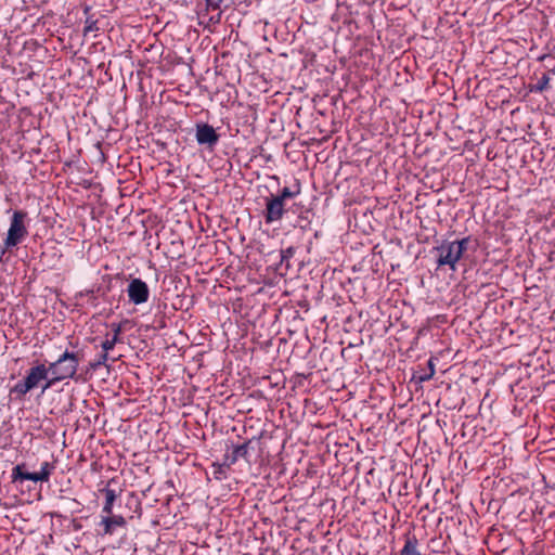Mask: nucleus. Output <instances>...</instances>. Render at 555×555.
<instances>
[{"label":"nucleus","mask_w":555,"mask_h":555,"mask_svg":"<svg viewBox=\"0 0 555 555\" xmlns=\"http://www.w3.org/2000/svg\"><path fill=\"white\" fill-rule=\"evenodd\" d=\"M238 453H224L222 460L216 459L211 462V475L217 480L228 478L231 466L236 463Z\"/></svg>","instance_id":"obj_9"},{"label":"nucleus","mask_w":555,"mask_h":555,"mask_svg":"<svg viewBox=\"0 0 555 555\" xmlns=\"http://www.w3.org/2000/svg\"><path fill=\"white\" fill-rule=\"evenodd\" d=\"M205 1V12H209V11H217L219 10L220 11V8H221V3L223 2V0H204Z\"/></svg>","instance_id":"obj_17"},{"label":"nucleus","mask_w":555,"mask_h":555,"mask_svg":"<svg viewBox=\"0 0 555 555\" xmlns=\"http://www.w3.org/2000/svg\"><path fill=\"white\" fill-rule=\"evenodd\" d=\"M26 217V211L15 210L13 212L8 235L4 240L5 249H10L18 245L27 236L28 231L24 222Z\"/></svg>","instance_id":"obj_4"},{"label":"nucleus","mask_w":555,"mask_h":555,"mask_svg":"<svg viewBox=\"0 0 555 555\" xmlns=\"http://www.w3.org/2000/svg\"><path fill=\"white\" fill-rule=\"evenodd\" d=\"M108 360V351H104L99 354V357L90 362V367L92 370H98L100 366L106 365V362Z\"/></svg>","instance_id":"obj_16"},{"label":"nucleus","mask_w":555,"mask_h":555,"mask_svg":"<svg viewBox=\"0 0 555 555\" xmlns=\"http://www.w3.org/2000/svg\"><path fill=\"white\" fill-rule=\"evenodd\" d=\"M469 243L470 237L467 236L455 241L444 240L434 247L437 268L448 267L451 271H456L457 262L463 258Z\"/></svg>","instance_id":"obj_1"},{"label":"nucleus","mask_w":555,"mask_h":555,"mask_svg":"<svg viewBox=\"0 0 555 555\" xmlns=\"http://www.w3.org/2000/svg\"><path fill=\"white\" fill-rule=\"evenodd\" d=\"M295 253V249L293 247H288L286 250L283 251V258L285 257H292Z\"/></svg>","instance_id":"obj_21"},{"label":"nucleus","mask_w":555,"mask_h":555,"mask_svg":"<svg viewBox=\"0 0 555 555\" xmlns=\"http://www.w3.org/2000/svg\"><path fill=\"white\" fill-rule=\"evenodd\" d=\"M195 139L198 145L206 146L211 151L219 142L220 135L211 125L197 122L195 125Z\"/></svg>","instance_id":"obj_6"},{"label":"nucleus","mask_w":555,"mask_h":555,"mask_svg":"<svg viewBox=\"0 0 555 555\" xmlns=\"http://www.w3.org/2000/svg\"><path fill=\"white\" fill-rule=\"evenodd\" d=\"M428 367H429V372L420 377L422 382L429 380L435 374V364L431 359L428 360Z\"/></svg>","instance_id":"obj_18"},{"label":"nucleus","mask_w":555,"mask_h":555,"mask_svg":"<svg viewBox=\"0 0 555 555\" xmlns=\"http://www.w3.org/2000/svg\"><path fill=\"white\" fill-rule=\"evenodd\" d=\"M86 460L87 459L85 457V454L83 453H79L78 462H83Z\"/></svg>","instance_id":"obj_23"},{"label":"nucleus","mask_w":555,"mask_h":555,"mask_svg":"<svg viewBox=\"0 0 555 555\" xmlns=\"http://www.w3.org/2000/svg\"><path fill=\"white\" fill-rule=\"evenodd\" d=\"M266 209L263 211V218L267 224H271L273 222L280 221L286 209L285 203H283L280 198H276L273 194L266 197Z\"/></svg>","instance_id":"obj_8"},{"label":"nucleus","mask_w":555,"mask_h":555,"mask_svg":"<svg viewBox=\"0 0 555 555\" xmlns=\"http://www.w3.org/2000/svg\"><path fill=\"white\" fill-rule=\"evenodd\" d=\"M551 76L548 74H543L537 81V83L530 86V91L535 93H542L545 90L550 89Z\"/></svg>","instance_id":"obj_15"},{"label":"nucleus","mask_w":555,"mask_h":555,"mask_svg":"<svg viewBox=\"0 0 555 555\" xmlns=\"http://www.w3.org/2000/svg\"><path fill=\"white\" fill-rule=\"evenodd\" d=\"M399 555H422L418 551V540L415 535H405L404 545Z\"/></svg>","instance_id":"obj_13"},{"label":"nucleus","mask_w":555,"mask_h":555,"mask_svg":"<svg viewBox=\"0 0 555 555\" xmlns=\"http://www.w3.org/2000/svg\"><path fill=\"white\" fill-rule=\"evenodd\" d=\"M37 462H24L22 464H17L12 469V479L13 481H24L30 480L34 482H46L49 481L51 474L55 469L54 462L42 461L39 463V467L37 468Z\"/></svg>","instance_id":"obj_2"},{"label":"nucleus","mask_w":555,"mask_h":555,"mask_svg":"<svg viewBox=\"0 0 555 555\" xmlns=\"http://www.w3.org/2000/svg\"><path fill=\"white\" fill-rule=\"evenodd\" d=\"M127 294L130 302L133 305H142L149 300L150 288L144 281L135 278L129 282Z\"/></svg>","instance_id":"obj_7"},{"label":"nucleus","mask_w":555,"mask_h":555,"mask_svg":"<svg viewBox=\"0 0 555 555\" xmlns=\"http://www.w3.org/2000/svg\"><path fill=\"white\" fill-rule=\"evenodd\" d=\"M245 448H246V444H242V446L237 447L234 451H236V452L245 451Z\"/></svg>","instance_id":"obj_22"},{"label":"nucleus","mask_w":555,"mask_h":555,"mask_svg":"<svg viewBox=\"0 0 555 555\" xmlns=\"http://www.w3.org/2000/svg\"><path fill=\"white\" fill-rule=\"evenodd\" d=\"M79 358L76 353L65 351L62 353L56 361L51 362L48 366L49 373L52 375V378L47 382L43 386V391L55 383L61 382L66 378H73L78 370Z\"/></svg>","instance_id":"obj_3"},{"label":"nucleus","mask_w":555,"mask_h":555,"mask_svg":"<svg viewBox=\"0 0 555 555\" xmlns=\"http://www.w3.org/2000/svg\"><path fill=\"white\" fill-rule=\"evenodd\" d=\"M221 15H222V12L219 11L216 15H212L209 17V23L211 24H219L220 21H221Z\"/></svg>","instance_id":"obj_20"},{"label":"nucleus","mask_w":555,"mask_h":555,"mask_svg":"<svg viewBox=\"0 0 555 555\" xmlns=\"http://www.w3.org/2000/svg\"><path fill=\"white\" fill-rule=\"evenodd\" d=\"M98 27H96V22L95 21H89L87 20L86 22V26L83 28V33L85 34H88V33H91V31H94L96 30Z\"/></svg>","instance_id":"obj_19"},{"label":"nucleus","mask_w":555,"mask_h":555,"mask_svg":"<svg viewBox=\"0 0 555 555\" xmlns=\"http://www.w3.org/2000/svg\"><path fill=\"white\" fill-rule=\"evenodd\" d=\"M126 525V520L122 516H111L106 515L102 517L101 526H103L104 534H113L115 527H124Z\"/></svg>","instance_id":"obj_11"},{"label":"nucleus","mask_w":555,"mask_h":555,"mask_svg":"<svg viewBox=\"0 0 555 555\" xmlns=\"http://www.w3.org/2000/svg\"><path fill=\"white\" fill-rule=\"evenodd\" d=\"M49 370L44 364H38L31 367L26 377L15 384L12 391L17 393L20 397L25 396L28 391L36 388L39 383L47 379Z\"/></svg>","instance_id":"obj_5"},{"label":"nucleus","mask_w":555,"mask_h":555,"mask_svg":"<svg viewBox=\"0 0 555 555\" xmlns=\"http://www.w3.org/2000/svg\"><path fill=\"white\" fill-rule=\"evenodd\" d=\"M301 192V186L299 181L296 182L295 189L292 190L291 188H283L281 192L276 195H274L276 198H280L283 203H285L286 199L294 198L297 195H299Z\"/></svg>","instance_id":"obj_14"},{"label":"nucleus","mask_w":555,"mask_h":555,"mask_svg":"<svg viewBox=\"0 0 555 555\" xmlns=\"http://www.w3.org/2000/svg\"><path fill=\"white\" fill-rule=\"evenodd\" d=\"M115 483V480L111 479L107 481L104 488L99 489V492L102 493L105 498V503L102 508V513L105 515H112L114 502L119 494L118 491L113 488V485Z\"/></svg>","instance_id":"obj_10"},{"label":"nucleus","mask_w":555,"mask_h":555,"mask_svg":"<svg viewBox=\"0 0 555 555\" xmlns=\"http://www.w3.org/2000/svg\"><path fill=\"white\" fill-rule=\"evenodd\" d=\"M111 328L113 332L112 337H106V339L101 344V347L104 351H111L114 349L116 344L119 343V336L122 332L120 323H112Z\"/></svg>","instance_id":"obj_12"}]
</instances>
